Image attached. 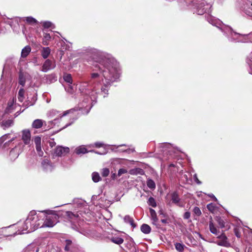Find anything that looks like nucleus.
Returning <instances> with one entry per match:
<instances>
[{"mask_svg": "<svg viewBox=\"0 0 252 252\" xmlns=\"http://www.w3.org/2000/svg\"><path fill=\"white\" fill-rule=\"evenodd\" d=\"M86 53L95 63L88 82H82L79 86L80 91L85 95L78 104L79 110L84 114L89 112L98 94L107 96L112 84L120 76L118 64L110 54L93 48H87Z\"/></svg>", "mask_w": 252, "mask_h": 252, "instance_id": "f257e3e1", "label": "nucleus"}, {"mask_svg": "<svg viewBox=\"0 0 252 252\" xmlns=\"http://www.w3.org/2000/svg\"><path fill=\"white\" fill-rule=\"evenodd\" d=\"M207 21L212 25L218 28L225 35L228 40L232 41L240 42L242 34L234 32L232 29L229 26L224 25L219 19L213 17L211 15L207 13L205 16Z\"/></svg>", "mask_w": 252, "mask_h": 252, "instance_id": "f03ea898", "label": "nucleus"}, {"mask_svg": "<svg viewBox=\"0 0 252 252\" xmlns=\"http://www.w3.org/2000/svg\"><path fill=\"white\" fill-rule=\"evenodd\" d=\"M43 212L38 211L37 213L33 210L30 212L27 219V224L30 223V230L28 232H32L38 227H43L42 226L44 220Z\"/></svg>", "mask_w": 252, "mask_h": 252, "instance_id": "7ed1b4c3", "label": "nucleus"}, {"mask_svg": "<svg viewBox=\"0 0 252 252\" xmlns=\"http://www.w3.org/2000/svg\"><path fill=\"white\" fill-rule=\"evenodd\" d=\"M188 5L192 4L196 9L195 12L198 15H203L210 11L212 5L204 0H184Z\"/></svg>", "mask_w": 252, "mask_h": 252, "instance_id": "20e7f679", "label": "nucleus"}, {"mask_svg": "<svg viewBox=\"0 0 252 252\" xmlns=\"http://www.w3.org/2000/svg\"><path fill=\"white\" fill-rule=\"evenodd\" d=\"M44 214V220L42 226L45 227H53L58 221L59 216L56 212L52 210H47L43 211Z\"/></svg>", "mask_w": 252, "mask_h": 252, "instance_id": "39448f33", "label": "nucleus"}, {"mask_svg": "<svg viewBox=\"0 0 252 252\" xmlns=\"http://www.w3.org/2000/svg\"><path fill=\"white\" fill-rule=\"evenodd\" d=\"M65 216L67 217V219L71 222V227L72 229L79 232L81 234L86 236H89V233L83 229H82L79 224L76 225L75 224V221L78 222L79 215L78 214H74L70 211H67L65 212Z\"/></svg>", "mask_w": 252, "mask_h": 252, "instance_id": "423d86ee", "label": "nucleus"}, {"mask_svg": "<svg viewBox=\"0 0 252 252\" xmlns=\"http://www.w3.org/2000/svg\"><path fill=\"white\" fill-rule=\"evenodd\" d=\"M24 145L22 142L18 143L12 148L9 153V158L11 160L16 159L20 154L23 151Z\"/></svg>", "mask_w": 252, "mask_h": 252, "instance_id": "0eeeda50", "label": "nucleus"}, {"mask_svg": "<svg viewBox=\"0 0 252 252\" xmlns=\"http://www.w3.org/2000/svg\"><path fill=\"white\" fill-rule=\"evenodd\" d=\"M20 20V18L16 17L13 18L7 19L5 21V23L12 28L14 31L17 32L19 29V22Z\"/></svg>", "mask_w": 252, "mask_h": 252, "instance_id": "6e6552de", "label": "nucleus"}, {"mask_svg": "<svg viewBox=\"0 0 252 252\" xmlns=\"http://www.w3.org/2000/svg\"><path fill=\"white\" fill-rule=\"evenodd\" d=\"M56 67L55 62L53 60H46L43 63L41 70L46 72L48 71L54 69Z\"/></svg>", "mask_w": 252, "mask_h": 252, "instance_id": "1a4fd4ad", "label": "nucleus"}, {"mask_svg": "<svg viewBox=\"0 0 252 252\" xmlns=\"http://www.w3.org/2000/svg\"><path fill=\"white\" fill-rule=\"evenodd\" d=\"M244 12L252 18V0H246L243 7Z\"/></svg>", "mask_w": 252, "mask_h": 252, "instance_id": "9d476101", "label": "nucleus"}, {"mask_svg": "<svg viewBox=\"0 0 252 252\" xmlns=\"http://www.w3.org/2000/svg\"><path fill=\"white\" fill-rule=\"evenodd\" d=\"M69 152V148L63 146L57 147L54 151V154L56 156L62 157L64 156Z\"/></svg>", "mask_w": 252, "mask_h": 252, "instance_id": "9b49d317", "label": "nucleus"}, {"mask_svg": "<svg viewBox=\"0 0 252 252\" xmlns=\"http://www.w3.org/2000/svg\"><path fill=\"white\" fill-rule=\"evenodd\" d=\"M31 134L30 130L24 129L22 131V139L24 145H29L31 141Z\"/></svg>", "mask_w": 252, "mask_h": 252, "instance_id": "f8f14e48", "label": "nucleus"}, {"mask_svg": "<svg viewBox=\"0 0 252 252\" xmlns=\"http://www.w3.org/2000/svg\"><path fill=\"white\" fill-rule=\"evenodd\" d=\"M43 169L46 172H51L54 168L55 165L48 159H44L41 162Z\"/></svg>", "mask_w": 252, "mask_h": 252, "instance_id": "ddd939ff", "label": "nucleus"}, {"mask_svg": "<svg viewBox=\"0 0 252 252\" xmlns=\"http://www.w3.org/2000/svg\"><path fill=\"white\" fill-rule=\"evenodd\" d=\"M30 223H29L28 224H27V220H26L22 225V229H21V230L19 229L15 233H14L13 235L14 236H15V235L30 233V232H28V230H30Z\"/></svg>", "mask_w": 252, "mask_h": 252, "instance_id": "4468645a", "label": "nucleus"}, {"mask_svg": "<svg viewBox=\"0 0 252 252\" xmlns=\"http://www.w3.org/2000/svg\"><path fill=\"white\" fill-rule=\"evenodd\" d=\"M218 238L220 239L218 244L220 246L227 247L229 245V243L227 241V238L223 233L218 235Z\"/></svg>", "mask_w": 252, "mask_h": 252, "instance_id": "2eb2a0df", "label": "nucleus"}, {"mask_svg": "<svg viewBox=\"0 0 252 252\" xmlns=\"http://www.w3.org/2000/svg\"><path fill=\"white\" fill-rule=\"evenodd\" d=\"M172 203L182 207L183 205L180 202V198L177 192L174 191L171 194Z\"/></svg>", "mask_w": 252, "mask_h": 252, "instance_id": "dca6fc26", "label": "nucleus"}, {"mask_svg": "<svg viewBox=\"0 0 252 252\" xmlns=\"http://www.w3.org/2000/svg\"><path fill=\"white\" fill-rule=\"evenodd\" d=\"M22 252H39V248L34 244H31L26 247Z\"/></svg>", "mask_w": 252, "mask_h": 252, "instance_id": "f3484780", "label": "nucleus"}, {"mask_svg": "<svg viewBox=\"0 0 252 252\" xmlns=\"http://www.w3.org/2000/svg\"><path fill=\"white\" fill-rule=\"evenodd\" d=\"M89 151L85 147V146L82 145L76 147L74 150V153L77 155H82L86 153H88ZM90 152H93L94 151L92 150Z\"/></svg>", "mask_w": 252, "mask_h": 252, "instance_id": "a211bd4d", "label": "nucleus"}, {"mask_svg": "<svg viewBox=\"0 0 252 252\" xmlns=\"http://www.w3.org/2000/svg\"><path fill=\"white\" fill-rule=\"evenodd\" d=\"M209 226L210 231L212 233H213L216 235H219V232H220L219 230L215 226V225L212 220L209 221Z\"/></svg>", "mask_w": 252, "mask_h": 252, "instance_id": "6ab92c4d", "label": "nucleus"}, {"mask_svg": "<svg viewBox=\"0 0 252 252\" xmlns=\"http://www.w3.org/2000/svg\"><path fill=\"white\" fill-rule=\"evenodd\" d=\"M31 51V48L30 46H25L21 51V57L22 58H26Z\"/></svg>", "mask_w": 252, "mask_h": 252, "instance_id": "aec40b11", "label": "nucleus"}, {"mask_svg": "<svg viewBox=\"0 0 252 252\" xmlns=\"http://www.w3.org/2000/svg\"><path fill=\"white\" fill-rule=\"evenodd\" d=\"M149 211L150 213L151 219L153 221V223L156 224L158 220L157 213L156 211L152 208L149 209Z\"/></svg>", "mask_w": 252, "mask_h": 252, "instance_id": "412c9836", "label": "nucleus"}, {"mask_svg": "<svg viewBox=\"0 0 252 252\" xmlns=\"http://www.w3.org/2000/svg\"><path fill=\"white\" fill-rule=\"evenodd\" d=\"M51 52V50L49 47H43L41 50V54L42 57L44 59H47Z\"/></svg>", "mask_w": 252, "mask_h": 252, "instance_id": "4be33fe9", "label": "nucleus"}, {"mask_svg": "<svg viewBox=\"0 0 252 252\" xmlns=\"http://www.w3.org/2000/svg\"><path fill=\"white\" fill-rule=\"evenodd\" d=\"M44 122L41 119L35 120L32 124V127L34 128H39L42 126Z\"/></svg>", "mask_w": 252, "mask_h": 252, "instance_id": "5701e85b", "label": "nucleus"}, {"mask_svg": "<svg viewBox=\"0 0 252 252\" xmlns=\"http://www.w3.org/2000/svg\"><path fill=\"white\" fill-rule=\"evenodd\" d=\"M124 220L126 223H129L132 227L134 228L136 227V225L134 223L133 219L129 215L125 216L124 218Z\"/></svg>", "mask_w": 252, "mask_h": 252, "instance_id": "b1692460", "label": "nucleus"}, {"mask_svg": "<svg viewBox=\"0 0 252 252\" xmlns=\"http://www.w3.org/2000/svg\"><path fill=\"white\" fill-rule=\"evenodd\" d=\"M141 231L145 234H149L151 230L150 226L147 224H143L141 226Z\"/></svg>", "mask_w": 252, "mask_h": 252, "instance_id": "393cba45", "label": "nucleus"}, {"mask_svg": "<svg viewBox=\"0 0 252 252\" xmlns=\"http://www.w3.org/2000/svg\"><path fill=\"white\" fill-rule=\"evenodd\" d=\"M110 240L113 243L118 245H120L124 242V239L118 236H113Z\"/></svg>", "mask_w": 252, "mask_h": 252, "instance_id": "a878e982", "label": "nucleus"}, {"mask_svg": "<svg viewBox=\"0 0 252 252\" xmlns=\"http://www.w3.org/2000/svg\"><path fill=\"white\" fill-rule=\"evenodd\" d=\"M13 125V121L12 120H7L2 122V126L3 128L9 127Z\"/></svg>", "mask_w": 252, "mask_h": 252, "instance_id": "bb28decb", "label": "nucleus"}, {"mask_svg": "<svg viewBox=\"0 0 252 252\" xmlns=\"http://www.w3.org/2000/svg\"><path fill=\"white\" fill-rule=\"evenodd\" d=\"M72 84H67L64 87L65 91L70 94H73L75 91V88L71 85Z\"/></svg>", "mask_w": 252, "mask_h": 252, "instance_id": "cd10ccee", "label": "nucleus"}, {"mask_svg": "<svg viewBox=\"0 0 252 252\" xmlns=\"http://www.w3.org/2000/svg\"><path fill=\"white\" fill-rule=\"evenodd\" d=\"M26 82V78L24 74L22 72H20L19 75V83L23 87L24 86Z\"/></svg>", "mask_w": 252, "mask_h": 252, "instance_id": "c85d7f7f", "label": "nucleus"}, {"mask_svg": "<svg viewBox=\"0 0 252 252\" xmlns=\"http://www.w3.org/2000/svg\"><path fill=\"white\" fill-rule=\"evenodd\" d=\"M24 93L25 91L23 88H21L18 92V99L19 101L23 102L24 99Z\"/></svg>", "mask_w": 252, "mask_h": 252, "instance_id": "c756f323", "label": "nucleus"}, {"mask_svg": "<svg viewBox=\"0 0 252 252\" xmlns=\"http://www.w3.org/2000/svg\"><path fill=\"white\" fill-rule=\"evenodd\" d=\"M147 185L148 187L151 189L154 190L156 188L155 183L152 179H149L147 180Z\"/></svg>", "mask_w": 252, "mask_h": 252, "instance_id": "7c9ffc66", "label": "nucleus"}, {"mask_svg": "<svg viewBox=\"0 0 252 252\" xmlns=\"http://www.w3.org/2000/svg\"><path fill=\"white\" fill-rule=\"evenodd\" d=\"M175 247L177 251L179 252H183L185 246L180 243H176L175 244Z\"/></svg>", "mask_w": 252, "mask_h": 252, "instance_id": "2f4dec72", "label": "nucleus"}, {"mask_svg": "<svg viewBox=\"0 0 252 252\" xmlns=\"http://www.w3.org/2000/svg\"><path fill=\"white\" fill-rule=\"evenodd\" d=\"M51 39V35L50 33H45L44 34L42 43L45 45H48V41Z\"/></svg>", "mask_w": 252, "mask_h": 252, "instance_id": "473e14b6", "label": "nucleus"}, {"mask_svg": "<svg viewBox=\"0 0 252 252\" xmlns=\"http://www.w3.org/2000/svg\"><path fill=\"white\" fill-rule=\"evenodd\" d=\"M58 113L59 112L58 111L53 109L48 112L47 113V116L49 118H52L57 115Z\"/></svg>", "mask_w": 252, "mask_h": 252, "instance_id": "72a5a7b5", "label": "nucleus"}, {"mask_svg": "<svg viewBox=\"0 0 252 252\" xmlns=\"http://www.w3.org/2000/svg\"><path fill=\"white\" fill-rule=\"evenodd\" d=\"M63 78L64 80L67 84H72V77L70 74H65L63 75Z\"/></svg>", "mask_w": 252, "mask_h": 252, "instance_id": "f704fd0d", "label": "nucleus"}, {"mask_svg": "<svg viewBox=\"0 0 252 252\" xmlns=\"http://www.w3.org/2000/svg\"><path fill=\"white\" fill-rule=\"evenodd\" d=\"M216 220L219 224L220 227L223 228L225 227V222L223 219L220 217H216Z\"/></svg>", "mask_w": 252, "mask_h": 252, "instance_id": "c9c22d12", "label": "nucleus"}, {"mask_svg": "<svg viewBox=\"0 0 252 252\" xmlns=\"http://www.w3.org/2000/svg\"><path fill=\"white\" fill-rule=\"evenodd\" d=\"M8 229V227L2 228L0 229V238H1L2 237H7L10 235L6 234Z\"/></svg>", "mask_w": 252, "mask_h": 252, "instance_id": "e433bc0d", "label": "nucleus"}, {"mask_svg": "<svg viewBox=\"0 0 252 252\" xmlns=\"http://www.w3.org/2000/svg\"><path fill=\"white\" fill-rule=\"evenodd\" d=\"M92 179L94 182L97 183L100 180L101 178L97 172H93L92 174Z\"/></svg>", "mask_w": 252, "mask_h": 252, "instance_id": "4c0bfd02", "label": "nucleus"}, {"mask_svg": "<svg viewBox=\"0 0 252 252\" xmlns=\"http://www.w3.org/2000/svg\"><path fill=\"white\" fill-rule=\"evenodd\" d=\"M147 203L149 206H151L153 207H156L157 206L156 201L153 197L149 198Z\"/></svg>", "mask_w": 252, "mask_h": 252, "instance_id": "58836bf2", "label": "nucleus"}, {"mask_svg": "<svg viewBox=\"0 0 252 252\" xmlns=\"http://www.w3.org/2000/svg\"><path fill=\"white\" fill-rule=\"evenodd\" d=\"M65 250L68 251L70 250L71 246L72 245V241L70 240H66L65 241Z\"/></svg>", "mask_w": 252, "mask_h": 252, "instance_id": "ea45409f", "label": "nucleus"}, {"mask_svg": "<svg viewBox=\"0 0 252 252\" xmlns=\"http://www.w3.org/2000/svg\"><path fill=\"white\" fill-rule=\"evenodd\" d=\"M25 19L26 21L29 24L33 25L37 23L36 19L32 17H27L25 18Z\"/></svg>", "mask_w": 252, "mask_h": 252, "instance_id": "a19ab883", "label": "nucleus"}, {"mask_svg": "<svg viewBox=\"0 0 252 252\" xmlns=\"http://www.w3.org/2000/svg\"><path fill=\"white\" fill-rule=\"evenodd\" d=\"M109 172L110 171L108 168H104L102 170L101 175L102 176L105 177L108 176Z\"/></svg>", "mask_w": 252, "mask_h": 252, "instance_id": "79ce46f5", "label": "nucleus"}, {"mask_svg": "<svg viewBox=\"0 0 252 252\" xmlns=\"http://www.w3.org/2000/svg\"><path fill=\"white\" fill-rule=\"evenodd\" d=\"M193 212L194 214L198 217L201 215V210L198 207H195L193 208Z\"/></svg>", "mask_w": 252, "mask_h": 252, "instance_id": "37998d69", "label": "nucleus"}, {"mask_svg": "<svg viewBox=\"0 0 252 252\" xmlns=\"http://www.w3.org/2000/svg\"><path fill=\"white\" fill-rule=\"evenodd\" d=\"M34 142L36 146H38L41 145V137L39 136H36L34 138Z\"/></svg>", "mask_w": 252, "mask_h": 252, "instance_id": "c03bdc74", "label": "nucleus"}, {"mask_svg": "<svg viewBox=\"0 0 252 252\" xmlns=\"http://www.w3.org/2000/svg\"><path fill=\"white\" fill-rule=\"evenodd\" d=\"M35 147H36V150L37 151L38 155L40 157H42L43 156V152L41 150V145H38V146H36Z\"/></svg>", "mask_w": 252, "mask_h": 252, "instance_id": "a18cd8bd", "label": "nucleus"}, {"mask_svg": "<svg viewBox=\"0 0 252 252\" xmlns=\"http://www.w3.org/2000/svg\"><path fill=\"white\" fill-rule=\"evenodd\" d=\"M207 208L209 211L213 213L215 210V206L214 204L210 203L207 205Z\"/></svg>", "mask_w": 252, "mask_h": 252, "instance_id": "49530a36", "label": "nucleus"}, {"mask_svg": "<svg viewBox=\"0 0 252 252\" xmlns=\"http://www.w3.org/2000/svg\"><path fill=\"white\" fill-rule=\"evenodd\" d=\"M181 180L183 183H187L189 181L188 175L186 174H182Z\"/></svg>", "mask_w": 252, "mask_h": 252, "instance_id": "de8ad7c7", "label": "nucleus"}, {"mask_svg": "<svg viewBox=\"0 0 252 252\" xmlns=\"http://www.w3.org/2000/svg\"><path fill=\"white\" fill-rule=\"evenodd\" d=\"M9 134H6L1 136L0 138V144H2L3 142H4L5 140H6L7 139L10 138L9 137Z\"/></svg>", "mask_w": 252, "mask_h": 252, "instance_id": "09e8293b", "label": "nucleus"}, {"mask_svg": "<svg viewBox=\"0 0 252 252\" xmlns=\"http://www.w3.org/2000/svg\"><path fill=\"white\" fill-rule=\"evenodd\" d=\"M15 139V138H12L10 140H8V142H5L3 145V148H7L11 144L12 142Z\"/></svg>", "mask_w": 252, "mask_h": 252, "instance_id": "8fccbe9b", "label": "nucleus"}, {"mask_svg": "<svg viewBox=\"0 0 252 252\" xmlns=\"http://www.w3.org/2000/svg\"><path fill=\"white\" fill-rule=\"evenodd\" d=\"M53 24L49 21H45L43 23V26L45 28H51L52 27Z\"/></svg>", "mask_w": 252, "mask_h": 252, "instance_id": "3c124183", "label": "nucleus"}, {"mask_svg": "<svg viewBox=\"0 0 252 252\" xmlns=\"http://www.w3.org/2000/svg\"><path fill=\"white\" fill-rule=\"evenodd\" d=\"M127 172V171L126 169L124 168H121L119 170L118 172V176L119 177H120L122 174L126 173Z\"/></svg>", "mask_w": 252, "mask_h": 252, "instance_id": "603ef678", "label": "nucleus"}, {"mask_svg": "<svg viewBox=\"0 0 252 252\" xmlns=\"http://www.w3.org/2000/svg\"><path fill=\"white\" fill-rule=\"evenodd\" d=\"M4 25L3 23L0 24V33H5L6 32V28Z\"/></svg>", "mask_w": 252, "mask_h": 252, "instance_id": "864d4df0", "label": "nucleus"}, {"mask_svg": "<svg viewBox=\"0 0 252 252\" xmlns=\"http://www.w3.org/2000/svg\"><path fill=\"white\" fill-rule=\"evenodd\" d=\"M104 145V144L102 142H96L94 143L93 145H92V146L96 147L97 148H100V147H103Z\"/></svg>", "mask_w": 252, "mask_h": 252, "instance_id": "5fc2aeb1", "label": "nucleus"}, {"mask_svg": "<svg viewBox=\"0 0 252 252\" xmlns=\"http://www.w3.org/2000/svg\"><path fill=\"white\" fill-rule=\"evenodd\" d=\"M193 179L196 184L198 185H200L201 184V182L198 180L196 174H195L193 175Z\"/></svg>", "mask_w": 252, "mask_h": 252, "instance_id": "6e6d98bb", "label": "nucleus"}, {"mask_svg": "<svg viewBox=\"0 0 252 252\" xmlns=\"http://www.w3.org/2000/svg\"><path fill=\"white\" fill-rule=\"evenodd\" d=\"M190 217V214L189 212H186L184 215V219H189Z\"/></svg>", "mask_w": 252, "mask_h": 252, "instance_id": "4d7b16f0", "label": "nucleus"}, {"mask_svg": "<svg viewBox=\"0 0 252 252\" xmlns=\"http://www.w3.org/2000/svg\"><path fill=\"white\" fill-rule=\"evenodd\" d=\"M15 98H13L11 100H10L8 103V108H10L11 107H12V106L13 105V103H14L15 102Z\"/></svg>", "mask_w": 252, "mask_h": 252, "instance_id": "13d9d810", "label": "nucleus"}, {"mask_svg": "<svg viewBox=\"0 0 252 252\" xmlns=\"http://www.w3.org/2000/svg\"><path fill=\"white\" fill-rule=\"evenodd\" d=\"M60 120V119L59 118H55L54 119L53 121H52L50 122V123L52 124H53L54 125H55L57 123H58Z\"/></svg>", "mask_w": 252, "mask_h": 252, "instance_id": "bf43d9fd", "label": "nucleus"}, {"mask_svg": "<svg viewBox=\"0 0 252 252\" xmlns=\"http://www.w3.org/2000/svg\"><path fill=\"white\" fill-rule=\"evenodd\" d=\"M247 63L251 67H252V57L251 58V59H248Z\"/></svg>", "mask_w": 252, "mask_h": 252, "instance_id": "052dcab7", "label": "nucleus"}, {"mask_svg": "<svg viewBox=\"0 0 252 252\" xmlns=\"http://www.w3.org/2000/svg\"><path fill=\"white\" fill-rule=\"evenodd\" d=\"M74 120H73L72 121H71L70 122L68 123V124H67L66 125H65L63 127L62 129H63V128H66V127H67L68 126H69L70 125H71L72 123H73V122H74Z\"/></svg>", "mask_w": 252, "mask_h": 252, "instance_id": "680f3d73", "label": "nucleus"}, {"mask_svg": "<svg viewBox=\"0 0 252 252\" xmlns=\"http://www.w3.org/2000/svg\"><path fill=\"white\" fill-rule=\"evenodd\" d=\"M208 196L212 198H213L215 201H217V198L214 196V195L213 194H208Z\"/></svg>", "mask_w": 252, "mask_h": 252, "instance_id": "e2e57ef3", "label": "nucleus"}, {"mask_svg": "<svg viewBox=\"0 0 252 252\" xmlns=\"http://www.w3.org/2000/svg\"><path fill=\"white\" fill-rule=\"evenodd\" d=\"M69 111H65L63 114H62L61 116H60V119L63 117V116H66L67 114H68Z\"/></svg>", "mask_w": 252, "mask_h": 252, "instance_id": "0e129e2a", "label": "nucleus"}, {"mask_svg": "<svg viewBox=\"0 0 252 252\" xmlns=\"http://www.w3.org/2000/svg\"><path fill=\"white\" fill-rule=\"evenodd\" d=\"M126 152H128V153L130 152H133L134 150L133 149H128L126 151Z\"/></svg>", "mask_w": 252, "mask_h": 252, "instance_id": "69168bd1", "label": "nucleus"}, {"mask_svg": "<svg viewBox=\"0 0 252 252\" xmlns=\"http://www.w3.org/2000/svg\"><path fill=\"white\" fill-rule=\"evenodd\" d=\"M138 170H139V173L141 175H142L144 173V171L141 169H137Z\"/></svg>", "mask_w": 252, "mask_h": 252, "instance_id": "338daca9", "label": "nucleus"}, {"mask_svg": "<svg viewBox=\"0 0 252 252\" xmlns=\"http://www.w3.org/2000/svg\"><path fill=\"white\" fill-rule=\"evenodd\" d=\"M116 174L115 173H114L112 175V178L113 179H115L116 178Z\"/></svg>", "mask_w": 252, "mask_h": 252, "instance_id": "774afa93", "label": "nucleus"}]
</instances>
